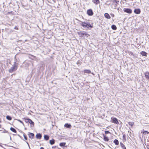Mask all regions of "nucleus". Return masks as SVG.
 <instances>
[{"label":"nucleus","mask_w":149,"mask_h":149,"mask_svg":"<svg viewBox=\"0 0 149 149\" xmlns=\"http://www.w3.org/2000/svg\"><path fill=\"white\" fill-rule=\"evenodd\" d=\"M80 22H81L80 24V25L82 27H83L84 28H92L93 27V26L91 25L89 22H82L81 21H80Z\"/></svg>","instance_id":"1"},{"label":"nucleus","mask_w":149,"mask_h":149,"mask_svg":"<svg viewBox=\"0 0 149 149\" xmlns=\"http://www.w3.org/2000/svg\"><path fill=\"white\" fill-rule=\"evenodd\" d=\"M77 33L79 36L81 38L84 37V36H86V37H88L90 36V35L87 32L84 31L78 32Z\"/></svg>","instance_id":"2"},{"label":"nucleus","mask_w":149,"mask_h":149,"mask_svg":"<svg viewBox=\"0 0 149 149\" xmlns=\"http://www.w3.org/2000/svg\"><path fill=\"white\" fill-rule=\"evenodd\" d=\"M111 122L116 124H119L118 119L116 118L111 117Z\"/></svg>","instance_id":"3"},{"label":"nucleus","mask_w":149,"mask_h":149,"mask_svg":"<svg viewBox=\"0 0 149 149\" xmlns=\"http://www.w3.org/2000/svg\"><path fill=\"white\" fill-rule=\"evenodd\" d=\"M17 68V66L16 65H14L13 67L9 70L10 72L12 73L13 71H15Z\"/></svg>","instance_id":"4"},{"label":"nucleus","mask_w":149,"mask_h":149,"mask_svg":"<svg viewBox=\"0 0 149 149\" xmlns=\"http://www.w3.org/2000/svg\"><path fill=\"white\" fill-rule=\"evenodd\" d=\"M123 10L125 13H127L129 14H131L132 13V10L130 8H124Z\"/></svg>","instance_id":"5"},{"label":"nucleus","mask_w":149,"mask_h":149,"mask_svg":"<svg viewBox=\"0 0 149 149\" xmlns=\"http://www.w3.org/2000/svg\"><path fill=\"white\" fill-rule=\"evenodd\" d=\"M87 14L89 16H92L93 14V13L91 9H89L87 10Z\"/></svg>","instance_id":"6"},{"label":"nucleus","mask_w":149,"mask_h":149,"mask_svg":"<svg viewBox=\"0 0 149 149\" xmlns=\"http://www.w3.org/2000/svg\"><path fill=\"white\" fill-rule=\"evenodd\" d=\"M141 12L140 9L139 8L135 9L134 10V13L137 14H139L141 13Z\"/></svg>","instance_id":"7"},{"label":"nucleus","mask_w":149,"mask_h":149,"mask_svg":"<svg viewBox=\"0 0 149 149\" xmlns=\"http://www.w3.org/2000/svg\"><path fill=\"white\" fill-rule=\"evenodd\" d=\"M145 77L147 79L149 80V72H146L144 73Z\"/></svg>","instance_id":"8"},{"label":"nucleus","mask_w":149,"mask_h":149,"mask_svg":"<svg viewBox=\"0 0 149 149\" xmlns=\"http://www.w3.org/2000/svg\"><path fill=\"white\" fill-rule=\"evenodd\" d=\"M28 135L29 138L31 139H33L34 136V134L32 133H29Z\"/></svg>","instance_id":"9"},{"label":"nucleus","mask_w":149,"mask_h":149,"mask_svg":"<svg viewBox=\"0 0 149 149\" xmlns=\"http://www.w3.org/2000/svg\"><path fill=\"white\" fill-rule=\"evenodd\" d=\"M103 136L104 137L103 139L104 140L106 141H109V139L108 138L107 136L106 135H105L104 134H103Z\"/></svg>","instance_id":"10"},{"label":"nucleus","mask_w":149,"mask_h":149,"mask_svg":"<svg viewBox=\"0 0 149 149\" xmlns=\"http://www.w3.org/2000/svg\"><path fill=\"white\" fill-rule=\"evenodd\" d=\"M92 1L95 5L100 4V3L99 0H93Z\"/></svg>","instance_id":"11"},{"label":"nucleus","mask_w":149,"mask_h":149,"mask_svg":"<svg viewBox=\"0 0 149 149\" xmlns=\"http://www.w3.org/2000/svg\"><path fill=\"white\" fill-rule=\"evenodd\" d=\"M140 54L143 56L146 57L147 56V53L145 51H142L140 52Z\"/></svg>","instance_id":"12"},{"label":"nucleus","mask_w":149,"mask_h":149,"mask_svg":"<svg viewBox=\"0 0 149 149\" xmlns=\"http://www.w3.org/2000/svg\"><path fill=\"white\" fill-rule=\"evenodd\" d=\"M104 17L107 19H110L111 18V17L109 14L106 13L104 14Z\"/></svg>","instance_id":"13"},{"label":"nucleus","mask_w":149,"mask_h":149,"mask_svg":"<svg viewBox=\"0 0 149 149\" xmlns=\"http://www.w3.org/2000/svg\"><path fill=\"white\" fill-rule=\"evenodd\" d=\"M36 137L37 139H40L42 137V135L41 134H40V133H38V134H37L36 135Z\"/></svg>","instance_id":"14"},{"label":"nucleus","mask_w":149,"mask_h":149,"mask_svg":"<svg viewBox=\"0 0 149 149\" xmlns=\"http://www.w3.org/2000/svg\"><path fill=\"white\" fill-rule=\"evenodd\" d=\"M44 139L46 141L48 140L49 139V136L47 135H45L44 136Z\"/></svg>","instance_id":"15"},{"label":"nucleus","mask_w":149,"mask_h":149,"mask_svg":"<svg viewBox=\"0 0 149 149\" xmlns=\"http://www.w3.org/2000/svg\"><path fill=\"white\" fill-rule=\"evenodd\" d=\"M113 2L115 5L117 6L118 2H119V0H113Z\"/></svg>","instance_id":"16"},{"label":"nucleus","mask_w":149,"mask_h":149,"mask_svg":"<svg viewBox=\"0 0 149 149\" xmlns=\"http://www.w3.org/2000/svg\"><path fill=\"white\" fill-rule=\"evenodd\" d=\"M24 120V121L26 123H29V121H30V119L26 118H23Z\"/></svg>","instance_id":"17"},{"label":"nucleus","mask_w":149,"mask_h":149,"mask_svg":"<svg viewBox=\"0 0 149 149\" xmlns=\"http://www.w3.org/2000/svg\"><path fill=\"white\" fill-rule=\"evenodd\" d=\"M128 124L129 125L132 127V126L134 125V123L133 122H129L128 123Z\"/></svg>","instance_id":"18"},{"label":"nucleus","mask_w":149,"mask_h":149,"mask_svg":"<svg viewBox=\"0 0 149 149\" xmlns=\"http://www.w3.org/2000/svg\"><path fill=\"white\" fill-rule=\"evenodd\" d=\"M64 126L66 128H69L71 127V125L70 124L66 123L65 124Z\"/></svg>","instance_id":"19"},{"label":"nucleus","mask_w":149,"mask_h":149,"mask_svg":"<svg viewBox=\"0 0 149 149\" xmlns=\"http://www.w3.org/2000/svg\"><path fill=\"white\" fill-rule=\"evenodd\" d=\"M120 145L121 147L123 149H126L125 145L122 143H120Z\"/></svg>","instance_id":"20"},{"label":"nucleus","mask_w":149,"mask_h":149,"mask_svg":"<svg viewBox=\"0 0 149 149\" xmlns=\"http://www.w3.org/2000/svg\"><path fill=\"white\" fill-rule=\"evenodd\" d=\"M84 72L85 73L89 74L91 73V71L89 70H84Z\"/></svg>","instance_id":"21"},{"label":"nucleus","mask_w":149,"mask_h":149,"mask_svg":"<svg viewBox=\"0 0 149 149\" xmlns=\"http://www.w3.org/2000/svg\"><path fill=\"white\" fill-rule=\"evenodd\" d=\"M10 130L13 132L16 133H17V131L13 127H11L10 129Z\"/></svg>","instance_id":"22"},{"label":"nucleus","mask_w":149,"mask_h":149,"mask_svg":"<svg viewBox=\"0 0 149 149\" xmlns=\"http://www.w3.org/2000/svg\"><path fill=\"white\" fill-rule=\"evenodd\" d=\"M113 143L115 144L116 145H118L119 144V142L118 140L115 139L113 141Z\"/></svg>","instance_id":"23"},{"label":"nucleus","mask_w":149,"mask_h":149,"mask_svg":"<svg viewBox=\"0 0 149 149\" xmlns=\"http://www.w3.org/2000/svg\"><path fill=\"white\" fill-rule=\"evenodd\" d=\"M49 143L52 145L54 144L55 143V140L54 139L50 140L49 141Z\"/></svg>","instance_id":"24"},{"label":"nucleus","mask_w":149,"mask_h":149,"mask_svg":"<svg viewBox=\"0 0 149 149\" xmlns=\"http://www.w3.org/2000/svg\"><path fill=\"white\" fill-rule=\"evenodd\" d=\"M29 123L31 125L34 126V123L31 119L30 120Z\"/></svg>","instance_id":"25"},{"label":"nucleus","mask_w":149,"mask_h":149,"mask_svg":"<svg viewBox=\"0 0 149 149\" xmlns=\"http://www.w3.org/2000/svg\"><path fill=\"white\" fill-rule=\"evenodd\" d=\"M66 144V143L65 142H62L61 143L59 144V145L61 147L65 146Z\"/></svg>","instance_id":"26"},{"label":"nucleus","mask_w":149,"mask_h":149,"mask_svg":"<svg viewBox=\"0 0 149 149\" xmlns=\"http://www.w3.org/2000/svg\"><path fill=\"white\" fill-rule=\"evenodd\" d=\"M111 28L114 30H116L117 29V27L115 25H112L111 26Z\"/></svg>","instance_id":"27"},{"label":"nucleus","mask_w":149,"mask_h":149,"mask_svg":"<svg viewBox=\"0 0 149 149\" xmlns=\"http://www.w3.org/2000/svg\"><path fill=\"white\" fill-rule=\"evenodd\" d=\"M142 132V134L144 135H146L148 134H149V132H148L147 131H145L144 130H143Z\"/></svg>","instance_id":"28"},{"label":"nucleus","mask_w":149,"mask_h":149,"mask_svg":"<svg viewBox=\"0 0 149 149\" xmlns=\"http://www.w3.org/2000/svg\"><path fill=\"white\" fill-rule=\"evenodd\" d=\"M6 118L9 120H11L12 119V117L10 116H6Z\"/></svg>","instance_id":"29"},{"label":"nucleus","mask_w":149,"mask_h":149,"mask_svg":"<svg viewBox=\"0 0 149 149\" xmlns=\"http://www.w3.org/2000/svg\"><path fill=\"white\" fill-rule=\"evenodd\" d=\"M123 141H126V135L125 134H124L123 136Z\"/></svg>","instance_id":"30"},{"label":"nucleus","mask_w":149,"mask_h":149,"mask_svg":"<svg viewBox=\"0 0 149 149\" xmlns=\"http://www.w3.org/2000/svg\"><path fill=\"white\" fill-rule=\"evenodd\" d=\"M23 136L24 137V138L25 140H27V137L26 135L25 134H23Z\"/></svg>","instance_id":"31"},{"label":"nucleus","mask_w":149,"mask_h":149,"mask_svg":"<svg viewBox=\"0 0 149 149\" xmlns=\"http://www.w3.org/2000/svg\"><path fill=\"white\" fill-rule=\"evenodd\" d=\"M105 133L106 134H110V132L108 131H105Z\"/></svg>","instance_id":"32"},{"label":"nucleus","mask_w":149,"mask_h":149,"mask_svg":"<svg viewBox=\"0 0 149 149\" xmlns=\"http://www.w3.org/2000/svg\"><path fill=\"white\" fill-rule=\"evenodd\" d=\"M18 120L19 122L20 123L22 124H24L23 123L21 120Z\"/></svg>","instance_id":"33"},{"label":"nucleus","mask_w":149,"mask_h":149,"mask_svg":"<svg viewBox=\"0 0 149 149\" xmlns=\"http://www.w3.org/2000/svg\"><path fill=\"white\" fill-rule=\"evenodd\" d=\"M3 132V133H8V131L6 130H4Z\"/></svg>","instance_id":"34"},{"label":"nucleus","mask_w":149,"mask_h":149,"mask_svg":"<svg viewBox=\"0 0 149 149\" xmlns=\"http://www.w3.org/2000/svg\"><path fill=\"white\" fill-rule=\"evenodd\" d=\"M13 13V12L12 11H10V12H8V13H7V14H12Z\"/></svg>","instance_id":"35"},{"label":"nucleus","mask_w":149,"mask_h":149,"mask_svg":"<svg viewBox=\"0 0 149 149\" xmlns=\"http://www.w3.org/2000/svg\"><path fill=\"white\" fill-rule=\"evenodd\" d=\"M29 55H30V56H31L32 57H33L34 58H36V56L32 55H31V54H29Z\"/></svg>","instance_id":"36"},{"label":"nucleus","mask_w":149,"mask_h":149,"mask_svg":"<svg viewBox=\"0 0 149 149\" xmlns=\"http://www.w3.org/2000/svg\"><path fill=\"white\" fill-rule=\"evenodd\" d=\"M14 29L16 30H18V29L17 26H16L15 27Z\"/></svg>","instance_id":"37"},{"label":"nucleus","mask_w":149,"mask_h":149,"mask_svg":"<svg viewBox=\"0 0 149 149\" xmlns=\"http://www.w3.org/2000/svg\"><path fill=\"white\" fill-rule=\"evenodd\" d=\"M111 16H112V17H114V14H112V15Z\"/></svg>","instance_id":"38"},{"label":"nucleus","mask_w":149,"mask_h":149,"mask_svg":"<svg viewBox=\"0 0 149 149\" xmlns=\"http://www.w3.org/2000/svg\"><path fill=\"white\" fill-rule=\"evenodd\" d=\"M2 122L1 120V119H0V123H1Z\"/></svg>","instance_id":"39"},{"label":"nucleus","mask_w":149,"mask_h":149,"mask_svg":"<svg viewBox=\"0 0 149 149\" xmlns=\"http://www.w3.org/2000/svg\"><path fill=\"white\" fill-rule=\"evenodd\" d=\"M1 127V125H0V127Z\"/></svg>","instance_id":"40"}]
</instances>
